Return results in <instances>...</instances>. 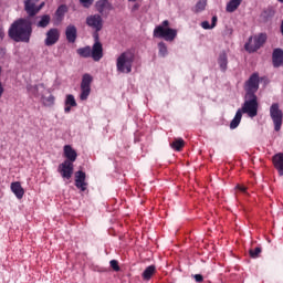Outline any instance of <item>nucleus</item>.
Instances as JSON below:
<instances>
[{"mask_svg":"<svg viewBox=\"0 0 283 283\" xmlns=\"http://www.w3.org/2000/svg\"><path fill=\"white\" fill-rule=\"evenodd\" d=\"M8 34L15 43H30L32 22L28 19H19L11 24Z\"/></svg>","mask_w":283,"mask_h":283,"instance_id":"obj_1","label":"nucleus"},{"mask_svg":"<svg viewBox=\"0 0 283 283\" xmlns=\"http://www.w3.org/2000/svg\"><path fill=\"white\" fill-rule=\"evenodd\" d=\"M258 96L245 95L244 103L241 108H239L230 123V129H238L240 123L242 122V114H248L250 118H255L258 116Z\"/></svg>","mask_w":283,"mask_h":283,"instance_id":"obj_2","label":"nucleus"},{"mask_svg":"<svg viewBox=\"0 0 283 283\" xmlns=\"http://www.w3.org/2000/svg\"><path fill=\"white\" fill-rule=\"evenodd\" d=\"M136 55L133 51H125L116 59V70L119 74H132Z\"/></svg>","mask_w":283,"mask_h":283,"instance_id":"obj_3","label":"nucleus"},{"mask_svg":"<svg viewBox=\"0 0 283 283\" xmlns=\"http://www.w3.org/2000/svg\"><path fill=\"white\" fill-rule=\"evenodd\" d=\"M153 35L155 39H164V41L171 42L178 36V30L169 28V20H165L154 29Z\"/></svg>","mask_w":283,"mask_h":283,"instance_id":"obj_4","label":"nucleus"},{"mask_svg":"<svg viewBox=\"0 0 283 283\" xmlns=\"http://www.w3.org/2000/svg\"><path fill=\"white\" fill-rule=\"evenodd\" d=\"M92 81H94V77L87 73L82 76L80 94L81 101H87L90 97V94L92 93Z\"/></svg>","mask_w":283,"mask_h":283,"instance_id":"obj_5","label":"nucleus"},{"mask_svg":"<svg viewBox=\"0 0 283 283\" xmlns=\"http://www.w3.org/2000/svg\"><path fill=\"white\" fill-rule=\"evenodd\" d=\"M245 96H255V92L260 90V76L258 73H253L245 82Z\"/></svg>","mask_w":283,"mask_h":283,"instance_id":"obj_6","label":"nucleus"},{"mask_svg":"<svg viewBox=\"0 0 283 283\" xmlns=\"http://www.w3.org/2000/svg\"><path fill=\"white\" fill-rule=\"evenodd\" d=\"M270 116L274 123L275 132H280L282 129V109H280V104L274 103L270 107Z\"/></svg>","mask_w":283,"mask_h":283,"instance_id":"obj_7","label":"nucleus"},{"mask_svg":"<svg viewBox=\"0 0 283 283\" xmlns=\"http://www.w3.org/2000/svg\"><path fill=\"white\" fill-rule=\"evenodd\" d=\"M45 6V2H41L39 4V0H25L24 1V10L29 13V17H34L41 8Z\"/></svg>","mask_w":283,"mask_h":283,"instance_id":"obj_8","label":"nucleus"},{"mask_svg":"<svg viewBox=\"0 0 283 283\" xmlns=\"http://www.w3.org/2000/svg\"><path fill=\"white\" fill-rule=\"evenodd\" d=\"M45 36L46 38L44 39V45L50 48L59 43V39H61V33L59 32V29L52 28L46 32Z\"/></svg>","mask_w":283,"mask_h":283,"instance_id":"obj_9","label":"nucleus"},{"mask_svg":"<svg viewBox=\"0 0 283 283\" xmlns=\"http://www.w3.org/2000/svg\"><path fill=\"white\" fill-rule=\"evenodd\" d=\"M86 25L95 32H101L103 30V18L98 14L90 15L86 18Z\"/></svg>","mask_w":283,"mask_h":283,"instance_id":"obj_10","label":"nucleus"},{"mask_svg":"<svg viewBox=\"0 0 283 283\" xmlns=\"http://www.w3.org/2000/svg\"><path fill=\"white\" fill-rule=\"evenodd\" d=\"M95 43L91 50V56L95 61L103 59V44L98 41V33L94 34Z\"/></svg>","mask_w":283,"mask_h":283,"instance_id":"obj_11","label":"nucleus"},{"mask_svg":"<svg viewBox=\"0 0 283 283\" xmlns=\"http://www.w3.org/2000/svg\"><path fill=\"white\" fill-rule=\"evenodd\" d=\"M59 171L62 178H66V180H70V178H72V175L74 174V164H72L71 161H64L60 164Z\"/></svg>","mask_w":283,"mask_h":283,"instance_id":"obj_12","label":"nucleus"},{"mask_svg":"<svg viewBox=\"0 0 283 283\" xmlns=\"http://www.w3.org/2000/svg\"><path fill=\"white\" fill-rule=\"evenodd\" d=\"M85 172L77 171L75 172V187L81 191H85L87 189V182H85Z\"/></svg>","mask_w":283,"mask_h":283,"instance_id":"obj_13","label":"nucleus"},{"mask_svg":"<svg viewBox=\"0 0 283 283\" xmlns=\"http://www.w3.org/2000/svg\"><path fill=\"white\" fill-rule=\"evenodd\" d=\"M64 157L66 158V161L69 163H76V158H78V154H76V150L72 148L70 145L64 146Z\"/></svg>","mask_w":283,"mask_h":283,"instance_id":"obj_14","label":"nucleus"},{"mask_svg":"<svg viewBox=\"0 0 283 283\" xmlns=\"http://www.w3.org/2000/svg\"><path fill=\"white\" fill-rule=\"evenodd\" d=\"M76 35H77V30L74 27V24L67 25L66 30H65L66 41H69V43H75L76 42Z\"/></svg>","mask_w":283,"mask_h":283,"instance_id":"obj_15","label":"nucleus"},{"mask_svg":"<svg viewBox=\"0 0 283 283\" xmlns=\"http://www.w3.org/2000/svg\"><path fill=\"white\" fill-rule=\"evenodd\" d=\"M272 61L274 67H282L283 65V51L282 49H275L273 51Z\"/></svg>","mask_w":283,"mask_h":283,"instance_id":"obj_16","label":"nucleus"},{"mask_svg":"<svg viewBox=\"0 0 283 283\" xmlns=\"http://www.w3.org/2000/svg\"><path fill=\"white\" fill-rule=\"evenodd\" d=\"M273 165L280 176H283V153L273 156Z\"/></svg>","mask_w":283,"mask_h":283,"instance_id":"obj_17","label":"nucleus"},{"mask_svg":"<svg viewBox=\"0 0 283 283\" xmlns=\"http://www.w3.org/2000/svg\"><path fill=\"white\" fill-rule=\"evenodd\" d=\"M11 191L14 193V196L18 198V200H21L23 196L25 195V190H23V187L21 186V182L15 181L11 184Z\"/></svg>","mask_w":283,"mask_h":283,"instance_id":"obj_18","label":"nucleus"},{"mask_svg":"<svg viewBox=\"0 0 283 283\" xmlns=\"http://www.w3.org/2000/svg\"><path fill=\"white\" fill-rule=\"evenodd\" d=\"M64 105H65L64 107L65 114H70V112H72V107H76V98H74V95L72 94L66 95Z\"/></svg>","mask_w":283,"mask_h":283,"instance_id":"obj_19","label":"nucleus"},{"mask_svg":"<svg viewBox=\"0 0 283 283\" xmlns=\"http://www.w3.org/2000/svg\"><path fill=\"white\" fill-rule=\"evenodd\" d=\"M260 45L258 46V41L255 40V36H252L249 39V42L245 43V50L247 52H258L260 50Z\"/></svg>","mask_w":283,"mask_h":283,"instance_id":"obj_20","label":"nucleus"},{"mask_svg":"<svg viewBox=\"0 0 283 283\" xmlns=\"http://www.w3.org/2000/svg\"><path fill=\"white\" fill-rule=\"evenodd\" d=\"M260 45L258 46V41L255 40V36H252L249 39V42L245 43V50L247 52H258L260 50Z\"/></svg>","mask_w":283,"mask_h":283,"instance_id":"obj_21","label":"nucleus"},{"mask_svg":"<svg viewBox=\"0 0 283 283\" xmlns=\"http://www.w3.org/2000/svg\"><path fill=\"white\" fill-rule=\"evenodd\" d=\"M260 45L258 46V41L255 40V36H252L249 39V42L245 43V50L247 52H258L260 50Z\"/></svg>","mask_w":283,"mask_h":283,"instance_id":"obj_22","label":"nucleus"},{"mask_svg":"<svg viewBox=\"0 0 283 283\" xmlns=\"http://www.w3.org/2000/svg\"><path fill=\"white\" fill-rule=\"evenodd\" d=\"M111 9H112V4H109V1L107 0H99L96 2V10L99 11L101 14H103V12Z\"/></svg>","mask_w":283,"mask_h":283,"instance_id":"obj_23","label":"nucleus"},{"mask_svg":"<svg viewBox=\"0 0 283 283\" xmlns=\"http://www.w3.org/2000/svg\"><path fill=\"white\" fill-rule=\"evenodd\" d=\"M218 64H219L220 70L222 72H226L227 65H229V60L227 57V53H224V52L220 53L219 59H218Z\"/></svg>","mask_w":283,"mask_h":283,"instance_id":"obj_24","label":"nucleus"},{"mask_svg":"<svg viewBox=\"0 0 283 283\" xmlns=\"http://www.w3.org/2000/svg\"><path fill=\"white\" fill-rule=\"evenodd\" d=\"M156 273V266L149 265L145 269V271L142 274L143 280L149 281L151 280V275Z\"/></svg>","mask_w":283,"mask_h":283,"instance_id":"obj_25","label":"nucleus"},{"mask_svg":"<svg viewBox=\"0 0 283 283\" xmlns=\"http://www.w3.org/2000/svg\"><path fill=\"white\" fill-rule=\"evenodd\" d=\"M240 3H242V0H230L226 7L227 12H235L240 8Z\"/></svg>","mask_w":283,"mask_h":283,"instance_id":"obj_26","label":"nucleus"},{"mask_svg":"<svg viewBox=\"0 0 283 283\" xmlns=\"http://www.w3.org/2000/svg\"><path fill=\"white\" fill-rule=\"evenodd\" d=\"M50 15L44 14L42 17H40V21L36 22V27L38 28H48L50 25Z\"/></svg>","mask_w":283,"mask_h":283,"instance_id":"obj_27","label":"nucleus"},{"mask_svg":"<svg viewBox=\"0 0 283 283\" xmlns=\"http://www.w3.org/2000/svg\"><path fill=\"white\" fill-rule=\"evenodd\" d=\"M170 147H171V149H175V151H180V149H182V147H185V139H182V138L175 139L170 144Z\"/></svg>","mask_w":283,"mask_h":283,"instance_id":"obj_28","label":"nucleus"},{"mask_svg":"<svg viewBox=\"0 0 283 283\" xmlns=\"http://www.w3.org/2000/svg\"><path fill=\"white\" fill-rule=\"evenodd\" d=\"M54 95L50 94L49 96H42L41 97V103L44 105V107H52L54 105Z\"/></svg>","mask_w":283,"mask_h":283,"instance_id":"obj_29","label":"nucleus"},{"mask_svg":"<svg viewBox=\"0 0 283 283\" xmlns=\"http://www.w3.org/2000/svg\"><path fill=\"white\" fill-rule=\"evenodd\" d=\"M77 54L84 59H90V56H92V49L90 46L78 49Z\"/></svg>","mask_w":283,"mask_h":283,"instance_id":"obj_30","label":"nucleus"},{"mask_svg":"<svg viewBox=\"0 0 283 283\" xmlns=\"http://www.w3.org/2000/svg\"><path fill=\"white\" fill-rule=\"evenodd\" d=\"M65 14H67V6L62 4L56 10V17H59V19H62L63 21V19H65Z\"/></svg>","mask_w":283,"mask_h":283,"instance_id":"obj_31","label":"nucleus"},{"mask_svg":"<svg viewBox=\"0 0 283 283\" xmlns=\"http://www.w3.org/2000/svg\"><path fill=\"white\" fill-rule=\"evenodd\" d=\"M207 8V0H199L195 6V12H202Z\"/></svg>","mask_w":283,"mask_h":283,"instance_id":"obj_32","label":"nucleus"},{"mask_svg":"<svg viewBox=\"0 0 283 283\" xmlns=\"http://www.w3.org/2000/svg\"><path fill=\"white\" fill-rule=\"evenodd\" d=\"M254 40H256L258 46L260 45L262 48L266 43V33L254 35Z\"/></svg>","mask_w":283,"mask_h":283,"instance_id":"obj_33","label":"nucleus"},{"mask_svg":"<svg viewBox=\"0 0 283 283\" xmlns=\"http://www.w3.org/2000/svg\"><path fill=\"white\" fill-rule=\"evenodd\" d=\"M158 50H159V55L167 56L168 51H167V44H165V42L158 43Z\"/></svg>","mask_w":283,"mask_h":283,"instance_id":"obj_34","label":"nucleus"},{"mask_svg":"<svg viewBox=\"0 0 283 283\" xmlns=\"http://www.w3.org/2000/svg\"><path fill=\"white\" fill-rule=\"evenodd\" d=\"M260 253H262L261 248H255L254 250H250L251 258H258L260 255Z\"/></svg>","mask_w":283,"mask_h":283,"instance_id":"obj_35","label":"nucleus"},{"mask_svg":"<svg viewBox=\"0 0 283 283\" xmlns=\"http://www.w3.org/2000/svg\"><path fill=\"white\" fill-rule=\"evenodd\" d=\"M39 90H43V85L40 86H33V87H28V91L31 92V94H34V96H36V92H39Z\"/></svg>","mask_w":283,"mask_h":283,"instance_id":"obj_36","label":"nucleus"},{"mask_svg":"<svg viewBox=\"0 0 283 283\" xmlns=\"http://www.w3.org/2000/svg\"><path fill=\"white\" fill-rule=\"evenodd\" d=\"M109 264L114 271H120V268L118 266V261L112 260Z\"/></svg>","mask_w":283,"mask_h":283,"instance_id":"obj_37","label":"nucleus"},{"mask_svg":"<svg viewBox=\"0 0 283 283\" xmlns=\"http://www.w3.org/2000/svg\"><path fill=\"white\" fill-rule=\"evenodd\" d=\"M80 3H82L84 8H90L92 3H94V0H80Z\"/></svg>","mask_w":283,"mask_h":283,"instance_id":"obj_38","label":"nucleus"},{"mask_svg":"<svg viewBox=\"0 0 283 283\" xmlns=\"http://www.w3.org/2000/svg\"><path fill=\"white\" fill-rule=\"evenodd\" d=\"M201 28L203 30H213V27L211 24H209V21L201 22Z\"/></svg>","mask_w":283,"mask_h":283,"instance_id":"obj_39","label":"nucleus"},{"mask_svg":"<svg viewBox=\"0 0 283 283\" xmlns=\"http://www.w3.org/2000/svg\"><path fill=\"white\" fill-rule=\"evenodd\" d=\"M217 23H218V17L213 15L212 17V22L210 24V25H212V29L216 28Z\"/></svg>","mask_w":283,"mask_h":283,"instance_id":"obj_40","label":"nucleus"},{"mask_svg":"<svg viewBox=\"0 0 283 283\" xmlns=\"http://www.w3.org/2000/svg\"><path fill=\"white\" fill-rule=\"evenodd\" d=\"M237 189L242 191V193H247V187H244V186H237Z\"/></svg>","mask_w":283,"mask_h":283,"instance_id":"obj_41","label":"nucleus"},{"mask_svg":"<svg viewBox=\"0 0 283 283\" xmlns=\"http://www.w3.org/2000/svg\"><path fill=\"white\" fill-rule=\"evenodd\" d=\"M195 280H196V282H202L203 279H202V275L196 274Z\"/></svg>","mask_w":283,"mask_h":283,"instance_id":"obj_42","label":"nucleus"},{"mask_svg":"<svg viewBox=\"0 0 283 283\" xmlns=\"http://www.w3.org/2000/svg\"><path fill=\"white\" fill-rule=\"evenodd\" d=\"M3 36H6V33H3V28H2V27H0V39L2 40V39H3Z\"/></svg>","mask_w":283,"mask_h":283,"instance_id":"obj_43","label":"nucleus"},{"mask_svg":"<svg viewBox=\"0 0 283 283\" xmlns=\"http://www.w3.org/2000/svg\"><path fill=\"white\" fill-rule=\"evenodd\" d=\"M128 1L135 2V1H137V0H128Z\"/></svg>","mask_w":283,"mask_h":283,"instance_id":"obj_44","label":"nucleus"},{"mask_svg":"<svg viewBox=\"0 0 283 283\" xmlns=\"http://www.w3.org/2000/svg\"><path fill=\"white\" fill-rule=\"evenodd\" d=\"M277 1H280V3H283V0H277Z\"/></svg>","mask_w":283,"mask_h":283,"instance_id":"obj_45","label":"nucleus"}]
</instances>
